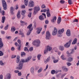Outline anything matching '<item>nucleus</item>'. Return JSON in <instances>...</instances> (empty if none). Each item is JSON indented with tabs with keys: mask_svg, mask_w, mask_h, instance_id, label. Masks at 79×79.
<instances>
[{
	"mask_svg": "<svg viewBox=\"0 0 79 79\" xmlns=\"http://www.w3.org/2000/svg\"><path fill=\"white\" fill-rule=\"evenodd\" d=\"M20 32V33L19 34L20 35H21V37H25V36H24V35L23 34V33H22L20 31H19Z\"/></svg>",
	"mask_w": 79,
	"mask_h": 79,
	"instance_id": "nucleus-32",
	"label": "nucleus"
},
{
	"mask_svg": "<svg viewBox=\"0 0 79 79\" xmlns=\"http://www.w3.org/2000/svg\"><path fill=\"white\" fill-rule=\"evenodd\" d=\"M39 19L40 21H42L44 20V16L42 15H41L39 16Z\"/></svg>",
	"mask_w": 79,
	"mask_h": 79,
	"instance_id": "nucleus-19",
	"label": "nucleus"
},
{
	"mask_svg": "<svg viewBox=\"0 0 79 79\" xmlns=\"http://www.w3.org/2000/svg\"><path fill=\"white\" fill-rule=\"evenodd\" d=\"M41 7L42 9H44L46 8V6L44 4H43L41 6Z\"/></svg>",
	"mask_w": 79,
	"mask_h": 79,
	"instance_id": "nucleus-43",
	"label": "nucleus"
},
{
	"mask_svg": "<svg viewBox=\"0 0 79 79\" xmlns=\"http://www.w3.org/2000/svg\"><path fill=\"white\" fill-rule=\"evenodd\" d=\"M3 53L2 51H0V56H3Z\"/></svg>",
	"mask_w": 79,
	"mask_h": 79,
	"instance_id": "nucleus-54",
	"label": "nucleus"
},
{
	"mask_svg": "<svg viewBox=\"0 0 79 79\" xmlns=\"http://www.w3.org/2000/svg\"><path fill=\"white\" fill-rule=\"evenodd\" d=\"M21 17V15H20V11L19 10L17 14V18H19Z\"/></svg>",
	"mask_w": 79,
	"mask_h": 79,
	"instance_id": "nucleus-26",
	"label": "nucleus"
},
{
	"mask_svg": "<svg viewBox=\"0 0 79 79\" xmlns=\"http://www.w3.org/2000/svg\"><path fill=\"white\" fill-rule=\"evenodd\" d=\"M26 55V54L24 52H22L21 53V56H25Z\"/></svg>",
	"mask_w": 79,
	"mask_h": 79,
	"instance_id": "nucleus-34",
	"label": "nucleus"
},
{
	"mask_svg": "<svg viewBox=\"0 0 79 79\" xmlns=\"http://www.w3.org/2000/svg\"><path fill=\"white\" fill-rule=\"evenodd\" d=\"M16 57V55H13L11 57V58H15Z\"/></svg>",
	"mask_w": 79,
	"mask_h": 79,
	"instance_id": "nucleus-52",
	"label": "nucleus"
},
{
	"mask_svg": "<svg viewBox=\"0 0 79 79\" xmlns=\"http://www.w3.org/2000/svg\"><path fill=\"white\" fill-rule=\"evenodd\" d=\"M19 76H21V72H19V73H18Z\"/></svg>",
	"mask_w": 79,
	"mask_h": 79,
	"instance_id": "nucleus-62",
	"label": "nucleus"
},
{
	"mask_svg": "<svg viewBox=\"0 0 79 79\" xmlns=\"http://www.w3.org/2000/svg\"><path fill=\"white\" fill-rule=\"evenodd\" d=\"M59 49L61 51H63L64 50V47L62 46H61L59 47Z\"/></svg>",
	"mask_w": 79,
	"mask_h": 79,
	"instance_id": "nucleus-29",
	"label": "nucleus"
},
{
	"mask_svg": "<svg viewBox=\"0 0 79 79\" xmlns=\"http://www.w3.org/2000/svg\"><path fill=\"white\" fill-rule=\"evenodd\" d=\"M31 15H32V12H31L29 13V14L28 15V16L29 17V18H31Z\"/></svg>",
	"mask_w": 79,
	"mask_h": 79,
	"instance_id": "nucleus-49",
	"label": "nucleus"
},
{
	"mask_svg": "<svg viewBox=\"0 0 79 79\" xmlns=\"http://www.w3.org/2000/svg\"><path fill=\"white\" fill-rule=\"evenodd\" d=\"M31 72L32 74H34V67H31Z\"/></svg>",
	"mask_w": 79,
	"mask_h": 79,
	"instance_id": "nucleus-21",
	"label": "nucleus"
},
{
	"mask_svg": "<svg viewBox=\"0 0 79 79\" xmlns=\"http://www.w3.org/2000/svg\"><path fill=\"white\" fill-rule=\"evenodd\" d=\"M77 39L76 38H75L73 40V42L72 43V45H74V44H77Z\"/></svg>",
	"mask_w": 79,
	"mask_h": 79,
	"instance_id": "nucleus-18",
	"label": "nucleus"
},
{
	"mask_svg": "<svg viewBox=\"0 0 79 79\" xmlns=\"http://www.w3.org/2000/svg\"><path fill=\"white\" fill-rule=\"evenodd\" d=\"M42 68H40V69L38 70V73H40V72H42Z\"/></svg>",
	"mask_w": 79,
	"mask_h": 79,
	"instance_id": "nucleus-44",
	"label": "nucleus"
},
{
	"mask_svg": "<svg viewBox=\"0 0 79 79\" xmlns=\"http://www.w3.org/2000/svg\"><path fill=\"white\" fill-rule=\"evenodd\" d=\"M61 17H59L57 19V23L58 24H60V23H61Z\"/></svg>",
	"mask_w": 79,
	"mask_h": 79,
	"instance_id": "nucleus-25",
	"label": "nucleus"
},
{
	"mask_svg": "<svg viewBox=\"0 0 79 79\" xmlns=\"http://www.w3.org/2000/svg\"><path fill=\"white\" fill-rule=\"evenodd\" d=\"M60 3L61 4H63L64 3V1L63 0H61L60 1Z\"/></svg>",
	"mask_w": 79,
	"mask_h": 79,
	"instance_id": "nucleus-47",
	"label": "nucleus"
},
{
	"mask_svg": "<svg viewBox=\"0 0 79 79\" xmlns=\"http://www.w3.org/2000/svg\"><path fill=\"white\" fill-rule=\"evenodd\" d=\"M31 31H31L29 30L28 31V32H27V35H30V34H31Z\"/></svg>",
	"mask_w": 79,
	"mask_h": 79,
	"instance_id": "nucleus-37",
	"label": "nucleus"
},
{
	"mask_svg": "<svg viewBox=\"0 0 79 79\" xmlns=\"http://www.w3.org/2000/svg\"><path fill=\"white\" fill-rule=\"evenodd\" d=\"M58 33V31L56 27L54 28V31H52V35L55 36Z\"/></svg>",
	"mask_w": 79,
	"mask_h": 79,
	"instance_id": "nucleus-8",
	"label": "nucleus"
},
{
	"mask_svg": "<svg viewBox=\"0 0 79 79\" xmlns=\"http://www.w3.org/2000/svg\"><path fill=\"white\" fill-rule=\"evenodd\" d=\"M68 3L69 5H72V4L73 3V2H72L71 0H69Z\"/></svg>",
	"mask_w": 79,
	"mask_h": 79,
	"instance_id": "nucleus-42",
	"label": "nucleus"
},
{
	"mask_svg": "<svg viewBox=\"0 0 79 79\" xmlns=\"http://www.w3.org/2000/svg\"><path fill=\"white\" fill-rule=\"evenodd\" d=\"M47 12L46 13V14L47 15V17H50L51 16V15L50 13V10H49V8H47Z\"/></svg>",
	"mask_w": 79,
	"mask_h": 79,
	"instance_id": "nucleus-10",
	"label": "nucleus"
},
{
	"mask_svg": "<svg viewBox=\"0 0 79 79\" xmlns=\"http://www.w3.org/2000/svg\"><path fill=\"white\" fill-rule=\"evenodd\" d=\"M33 50V47H31L29 48V51L30 52H32Z\"/></svg>",
	"mask_w": 79,
	"mask_h": 79,
	"instance_id": "nucleus-57",
	"label": "nucleus"
},
{
	"mask_svg": "<svg viewBox=\"0 0 79 79\" xmlns=\"http://www.w3.org/2000/svg\"><path fill=\"white\" fill-rule=\"evenodd\" d=\"M72 42V40H70L69 42H67L66 44L64 45V47H65L66 48H69V47H70Z\"/></svg>",
	"mask_w": 79,
	"mask_h": 79,
	"instance_id": "nucleus-5",
	"label": "nucleus"
},
{
	"mask_svg": "<svg viewBox=\"0 0 79 79\" xmlns=\"http://www.w3.org/2000/svg\"><path fill=\"white\" fill-rule=\"evenodd\" d=\"M42 28H40L38 27L37 28V31H36V33L38 34H39L40 33V32L42 31Z\"/></svg>",
	"mask_w": 79,
	"mask_h": 79,
	"instance_id": "nucleus-11",
	"label": "nucleus"
},
{
	"mask_svg": "<svg viewBox=\"0 0 79 79\" xmlns=\"http://www.w3.org/2000/svg\"><path fill=\"white\" fill-rule=\"evenodd\" d=\"M11 78V76L10 74H9L7 77V79H9Z\"/></svg>",
	"mask_w": 79,
	"mask_h": 79,
	"instance_id": "nucleus-53",
	"label": "nucleus"
},
{
	"mask_svg": "<svg viewBox=\"0 0 79 79\" xmlns=\"http://www.w3.org/2000/svg\"><path fill=\"white\" fill-rule=\"evenodd\" d=\"M3 47V43L2 42V39L0 38V48H2Z\"/></svg>",
	"mask_w": 79,
	"mask_h": 79,
	"instance_id": "nucleus-12",
	"label": "nucleus"
},
{
	"mask_svg": "<svg viewBox=\"0 0 79 79\" xmlns=\"http://www.w3.org/2000/svg\"><path fill=\"white\" fill-rule=\"evenodd\" d=\"M46 11H47V10L46 9H42L41 10V12H43V13H45Z\"/></svg>",
	"mask_w": 79,
	"mask_h": 79,
	"instance_id": "nucleus-36",
	"label": "nucleus"
},
{
	"mask_svg": "<svg viewBox=\"0 0 79 79\" xmlns=\"http://www.w3.org/2000/svg\"><path fill=\"white\" fill-rule=\"evenodd\" d=\"M24 1L25 2L24 4L25 5H26V6H27L29 1L28 0H24Z\"/></svg>",
	"mask_w": 79,
	"mask_h": 79,
	"instance_id": "nucleus-28",
	"label": "nucleus"
},
{
	"mask_svg": "<svg viewBox=\"0 0 79 79\" xmlns=\"http://www.w3.org/2000/svg\"><path fill=\"white\" fill-rule=\"evenodd\" d=\"M73 60V59L72 58V57H70L68 58L67 59V61L69 62H71Z\"/></svg>",
	"mask_w": 79,
	"mask_h": 79,
	"instance_id": "nucleus-22",
	"label": "nucleus"
},
{
	"mask_svg": "<svg viewBox=\"0 0 79 79\" xmlns=\"http://www.w3.org/2000/svg\"><path fill=\"white\" fill-rule=\"evenodd\" d=\"M56 17L55 16L51 20V22L52 23H54L55 21H56Z\"/></svg>",
	"mask_w": 79,
	"mask_h": 79,
	"instance_id": "nucleus-24",
	"label": "nucleus"
},
{
	"mask_svg": "<svg viewBox=\"0 0 79 79\" xmlns=\"http://www.w3.org/2000/svg\"><path fill=\"white\" fill-rule=\"evenodd\" d=\"M64 28H63L62 29L58 31V34H62L63 32H64Z\"/></svg>",
	"mask_w": 79,
	"mask_h": 79,
	"instance_id": "nucleus-14",
	"label": "nucleus"
},
{
	"mask_svg": "<svg viewBox=\"0 0 79 79\" xmlns=\"http://www.w3.org/2000/svg\"><path fill=\"white\" fill-rule=\"evenodd\" d=\"M74 49H72L71 50V52L69 53V51H68L66 53L68 55H71V54H74Z\"/></svg>",
	"mask_w": 79,
	"mask_h": 79,
	"instance_id": "nucleus-9",
	"label": "nucleus"
},
{
	"mask_svg": "<svg viewBox=\"0 0 79 79\" xmlns=\"http://www.w3.org/2000/svg\"><path fill=\"white\" fill-rule=\"evenodd\" d=\"M40 40H36L33 42L32 44L33 45H35L36 47H38L40 46Z\"/></svg>",
	"mask_w": 79,
	"mask_h": 79,
	"instance_id": "nucleus-3",
	"label": "nucleus"
},
{
	"mask_svg": "<svg viewBox=\"0 0 79 79\" xmlns=\"http://www.w3.org/2000/svg\"><path fill=\"white\" fill-rule=\"evenodd\" d=\"M50 57L49 56L46 59V61H48V62L50 61Z\"/></svg>",
	"mask_w": 79,
	"mask_h": 79,
	"instance_id": "nucleus-45",
	"label": "nucleus"
},
{
	"mask_svg": "<svg viewBox=\"0 0 79 79\" xmlns=\"http://www.w3.org/2000/svg\"><path fill=\"white\" fill-rule=\"evenodd\" d=\"M1 13L2 15H3V16L5 15V11L3 10L2 11Z\"/></svg>",
	"mask_w": 79,
	"mask_h": 79,
	"instance_id": "nucleus-48",
	"label": "nucleus"
},
{
	"mask_svg": "<svg viewBox=\"0 0 79 79\" xmlns=\"http://www.w3.org/2000/svg\"><path fill=\"white\" fill-rule=\"evenodd\" d=\"M2 6L3 8V10H6L7 9V7L8 6L6 2H5V0H2Z\"/></svg>",
	"mask_w": 79,
	"mask_h": 79,
	"instance_id": "nucleus-4",
	"label": "nucleus"
},
{
	"mask_svg": "<svg viewBox=\"0 0 79 79\" xmlns=\"http://www.w3.org/2000/svg\"><path fill=\"white\" fill-rule=\"evenodd\" d=\"M54 63H57L58 61V60H54L53 61Z\"/></svg>",
	"mask_w": 79,
	"mask_h": 79,
	"instance_id": "nucleus-50",
	"label": "nucleus"
},
{
	"mask_svg": "<svg viewBox=\"0 0 79 79\" xmlns=\"http://www.w3.org/2000/svg\"><path fill=\"white\" fill-rule=\"evenodd\" d=\"M4 64V63H3L2 60H1L0 61V64H1V65H3Z\"/></svg>",
	"mask_w": 79,
	"mask_h": 79,
	"instance_id": "nucleus-58",
	"label": "nucleus"
},
{
	"mask_svg": "<svg viewBox=\"0 0 79 79\" xmlns=\"http://www.w3.org/2000/svg\"><path fill=\"white\" fill-rule=\"evenodd\" d=\"M57 36L58 37H61V34H60L59 33H58L57 34Z\"/></svg>",
	"mask_w": 79,
	"mask_h": 79,
	"instance_id": "nucleus-60",
	"label": "nucleus"
},
{
	"mask_svg": "<svg viewBox=\"0 0 79 79\" xmlns=\"http://www.w3.org/2000/svg\"><path fill=\"white\" fill-rule=\"evenodd\" d=\"M46 49L49 52H50V51L52 50V47L49 45L47 46V47H46Z\"/></svg>",
	"mask_w": 79,
	"mask_h": 79,
	"instance_id": "nucleus-17",
	"label": "nucleus"
},
{
	"mask_svg": "<svg viewBox=\"0 0 79 79\" xmlns=\"http://www.w3.org/2000/svg\"><path fill=\"white\" fill-rule=\"evenodd\" d=\"M0 79H3V75H0Z\"/></svg>",
	"mask_w": 79,
	"mask_h": 79,
	"instance_id": "nucleus-64",
	"label": "nucleus"
},
{
	"mask_svg": "<svg viewBox=\"0 0 79 79\" xmlns=\"http://www.w3.org/2000/svg\"><path fill=\"white\" fill-rule=\"evenodd\" d=\"M32 24H31L29 25L27 27V29H29V31H32Z\"/></svg>",
	"mask_w": 79,
	"mask_h": 79,
	"instance_id": "nucleus-15",
	"label": "nucleus"
},
{
	"mask_svg": "<svg viewBox=\"0 0 79 79\" xmlns=\"http://www.w3.org/2000/svg\"><path fill=\"white\" fill-rule=\"evenodd\" d=\"M31 58H32V56H30L25 60L21 59V61L19 62V67H17V69L18 70L22 69L23 66V63H28L31 60Z\"/></svg>",
	"mask_w": 79,
	"mask_h": 79,
	"instance_id": "nucleus-1",
	"label": "nucleus"
},
{
	"mask_svg": "<svg viewBox=\"0 0 79 79\" xmlns=\"http://www.w3.org/2000/svg\"><path fill=\"white\" fill-rule=\"evenodd\" d=\"M66 34L67 36H71V31L69 30H68L66 32Z\"/></svg>",
	"mask_w": 79,
	"mask_h": 79,
	"instance_id": "nucleus-13",
	"label": "nucleus"
},
{
	"mask_svg": "<svg viewBox=\"0 0 79 79\" xmlns=\"http://www.w3.org/2000/svg\"><path fill=\"white\" fill-rule=\"evenodd\" d=\"M21 7L22 8H26V6H25V5H24L22 6Z\"/></svg>",
	"mask_w": 79,
	"mask_h": 79,
	"instance_id": "nucleus-61",
	"label": "nucleus"
},
{
	"mask_svg": "<svg viewBox=\"0 0 79 79\" xmlns=\"http://www.w3.org/2000/svg\"><path fill=\"white\" fill-rule=\"evenodd\" d=\"M5 17L3 16L2 17V20L1 21L2 23H4L5 21Z\"/></svg>",
	"mask_w": 79,
	"mask_h": 79,
	"instance_id": "nucleus-23",
	"label": "nucleus"
},
{
	"mask_svg": "<svg viewBox=\"0 0 79 79\" xmlns=\"http://www.w3.org/2000/svg\"><path fill=\"white\" fill-rule=\"evenodd\" d=\"M34 2L32 1H29L28 7H34Z\"/></svg>",
	"mask_w": 79,
	"mask_h": 79,
	"instance_id": "nucleus-7",
	"label": "nucleus"
},
{
	"mask_svg": "<svg viewBox=\"0 0 79 79\" xmlns=\"http://www.w3.org/2000/svg\"><path fill=\"white\" fill-rule=\"evenodd\" d=\"M50 36H51V35L50 33V32H49V31H47L45 37L46 39H47V40H49V39H50Z\"/></svg>",
	"mask_w": 79,
	"mask_h": 79,
	"instance_id": "nucleus-6",
	"label": "nucleus"
},
{
	"mask_svg": "<svg viewBox=\"0 0 79 79\" xmlns=\"http://www.w3.org/2000/svg\"><path fill=\"white\" fill-rule=\"evenodd\" d=\"M24 50L25 51H27V52H29V50H28V48L27 47H25Z\"/></svg>",
	"mask_w": 79,
	"mask_h": 79,
	"instance_id": "nucleus-41",
	"label": "nucleus"
},
{
	"mask_svg": "<svg viewBox=\"0 0 79 79\" xmlns=\"http://www.w3.org/2000/svg\"><path fill=\"white\" fill-rule=\"evenodd\" d=\"M21 46H22L21 44H19V46L17 47V48L18 50H19V51L21 50Z\"/></svg>",
	"mask_w": 79,
	"mask_h": 79,
	"instance_id": "nucleus-27",
	"label": "nucleus"
},
{
	"mask_svg": "<svg viewBox=\"0 0 79 79\" xmlns=\"http://www.w3.org/2000/svg\"><path fill=\"white\" fill-rule=\"evenodd\" d=\"M17 42L19 44H21V41L20 40H17Z\"/></svg>",
	"mask_w": 79,
	"mask_h": 79,
	"instance_id": "nucleus-51",
	"label": "nucleus"
},
{
	"mask_svg": "<svg viewBox=\"0 0 79 79\" xmlns=\"http://www.w3.org/2000/svg\"><path fill=\"white\" fill-rule=\"evenodd\" d=\"M16 31V28L14 27H12L11 28V31L12 32H14Z\"/></svg>",
	"mask_w": 79,
	"mask_h": 79,
	"instance_id": "nucleus-20",
	"label": "nucleus"
},
{
	"mask_svg": "<svg viewBox=\"0 0 79 79\" xmlns=\"http://www.w3.org/2000/svg\"><path fill=\"white\" fill-rule=\"evenodd\" d=\"M64 72H68V69L66 68V67H64L62 68Z\"/></svg>",
	"mask_w": 79,
	"mask_h": 79,
	"instance_id": "nucleus-16",
	"label": "nucleus"
},
{
	"mask_svg": "<svg viewBox=\"0 0 79 79\" xmlns=\"http://www.w3.org/2000/svg\"><path fill=\"white\" fill-rule=\"evenodd\" d=\"M73 22H78V20L77 19H75L74 20H73Z\"/></svg>",
	"mask_w": 79,
	"mask_h": 79,
	"instance_id": "nucleus-63",
	"label": "nucleus"
},
{
	"mask_svg": "<svg viewBox=\"0 0 79 79\" xmlns=\"http://www.w3.org/2000/svg\"><path fill=\"white\" fill-rule=\"evenodd\" d=\"M40 9L39 6L34 7L33 8V15H35L38 13V12L40 11Z\"/></svg>",
	"mask_w": 79,
	"mask_h": 79,
	"instance_id": "nucleus-2",
	"label": "nucleus"
},
{
	"mask_svg": "<svg viewBox=\"0 0 79 79\" xmlns=\"http://www.w3.org/2000/svg\"><path fill=\"white\" fill-rule=\"evenodd\" d=\"M10 11H15V9L13 7H11L10 8Z\"/></svg>",
	"mask_w": 79,
	"mask_h": 79,
	"instance_id": "nucleus-35",
	"label": "nucleus"
},
{
	"mask_svg": "<svg viewBox=\"0 0 79 79\" xmlns=\"http://www.w3.org/2000/svg\"><path fill=\"white\" fill-rule=\"evenodd\" d=\"M51 73L52 74H54L55 73H56V72L55 70H53L51 71Z\"/></svg>",
	"mask_w": 79,
	"mask_h": 79,
	"instance_id": "nucleus-30",
	"label": "nucleus"
},
{
	"mask_svg": "<svg viewBox=\"0 0 79 79\" xmlns=\"http://www.w3.org/2000/svg\"><path fill=\"white\" fill-rule=\"evenodd\" d=\"M21 14L22 15H24L25 14H26V10H22V12Z\"/></svg>",
	"mask_w": 79,
	"mask_h": 79,
	"instance_id": "nucleus-33",
	"label": "nucleus"
},
{
	"mask_svg": "<svg viewBox=\"0 0 79 79\" xmlns=\"http://www.w3.org/2000/svg\"><path fill=\"white\" fill-rule=\"evenodd\" d=\"M15 45L16 47H17V46H19V45L17 42H15Z\"/></svg>",
	"mask_w": 79,
	"mask_h": 79,
	"instance_id": "nucleus-59",
	"label": "nucleus"
},
{
	"mask_svg": "<svg viewBox=\"0 0 79 79\" xmlns=\"http://www.w3.org/2000/svg\"><path fill=\"white\" fill-rule=\"evenodd\" d=\"M67 64L68 66H70L71 65V64L69 62H67Z\"/></svg>",
	"mask_w": 79,
	"mask_h": 79,
	"instance_id": "nucleus-55",
	"label": "nucleus"
},
{
	"mask_svg": "<svg viewBox=\"0 0 79 79\" xmlns=\"http://www.w3.org/2000/svg\"><path fill=\"white\" fill-rule=\"evenodd\" d=\"M66 73H64V74H62L61 76L60 77V78L61 79H63V78L66 75Z\"/></svg>",
	"mask_w": 79,
	"mask_h": 79,
	"instance_id": "nucleus-39",
	"label": "nucleus"
},
{
	"mask_svg": "<svg viewBox=\"0 0 79 79\" xmlns=\"http://www.w3.org/2000/svg\"><path fill=\"white\" fill-rule=\"evenodd\" d=\"M6 39H7L10 40L11 39V36H9L6 37Z\"/></svg>",
	"mask_w": 79,
	"mask_h": 79,
	"instance_id": "nucleus-56",
	"label": "nucleus"
},
{
	"mask_svg": "<svg viewBox=\"0 0 79 79\" xmlns=\"http://www.w3.org/2000/svg\"><path fill=\"white\" fill-rule=\"evenodd\" d=\"M64 58V55H62L61 56V58L62 59V60H65V59Z\"/></svg>",
	"mask_w": 79,
	"mask_h": 79,
	"instance_id": "nucleus-46",
	"label": "nucleus"
},
{
	"mask_svg": "<svg viewBox=\"0 0 79 79\" xmlns=\"http://www.w3.org/2000/svg\"><path fill=\"white\" fill-rule=\"evenodd\" d=\"M8 26H9V25H7L6 26L4 27L5 30H7L8 29Z\"/></svg>",
	"mask_w": 79,
	"mask_h": 79,
	"instance_id": "nucleus-38",
	"label": "nucleus"
},
{
	"mask_svg": "<svg viewBox=\"0 0 79 79\" xmlns=\"http://www.w3.org/2000/svg\"><path fill=\"white\" fill-rule=\"evenodd\" d=\"M40 56H41V55L40 54H39L37 55V57L39 60H40Z\"/></svg>",
	"mask_w": 79,
	"mask_h": 79,
	"instance_id": "nucleus-40",
	"label": "nucleus"
},
{
	"mask_svg": "<svg viewBox=\"0 0 79 79\" xmlns=\"http://www.w3.org/2000/svg\"><path fill=\"white\" fill-rule=\"evenodd\" d=\"M48 50L47 49V48H45V49L44 50V54H47V53H48Z\"/></svg>",
	"mask_w": 79,
	"mask_h": 79,
	"instance_id": "nucleus-31",
	"label": "nucleus"
}]
</instances>
